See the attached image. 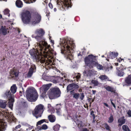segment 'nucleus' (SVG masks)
<instances>
[{"mask_svg":"<svg viewBox=\"0 0 131 131\" xmlns=\"http://www.w3.org/2000/svg\"><path fill=\"white\" fill-rule=\"evenodd\" d=\"M43 120H44V122H45L47 123H49L47 119H44Z\"/></svg>","mask_w":131,"mask_h":131,"instance_id":"nucleus-54","label":"nucleus"},{"mask_svg":"<svg viewBox=\"0 0 131 131\" xmlns=\"http://www.w3.org/2000/svg\"><path fill=\"white\" fill-rule=\"evenodd\" d=\"M50 13L49 12L48 13H47L46 15L47 17H48L49 16Z\"/></svg>","mask_w":131,"mask_h":131,"instance_id":"nucleus-61","label":"nucleus"},{"mask_svg":"<svg viewBox=\"0 0 131 131\" xmlns=\"http://www.w3.org/2000/svg\"><path fill=\"white\" fill-rule=\"evenodd\" d=\"M71 0H61V3L60 5V9L62 11L66 10L71 7L72 4Z\"/></svg>","mask_w":131,"mask_h":131,"instance_id":"nucleus-9","label":"nucleus"},{"mask_svg":"<svg viewBox=\"0 0 131 131\" xmlns=\"http://www.w3.org/2000/svg\"><path fill=\"white\" fill-rule=\"evenodd\" d=\"M104 88L108 91L113 93L115 94H117V93L116 92V90L113 88L112 87L107 86H104Z\"/></svg>","mask_w":131,"mask_h":131,"instance_id":"nucleus-21","label":"nucleus"},{"mask_svg":"<svg viewBox=\"0 0 131 131\" xmlns=\"http://www.w3.org/2000/svg\"><path fill=\"white\" fill-rule=\"evenodd\" d=\"M21 104L24 107H28L27 103L25 101H21Z\"/></svg>","mask_w":131,"mask_h":131,"instance_id":"nucleus-40","label":"nucleus"},{"mask_svg":"<svg viewBox=\"0 0 131 131\" xmlns=\"http://www.w3.org/2000/svg\"><path fill=\"white\" fill-rule=\"evenodd\" d=\"M7 104V102L6 100H0V107L4 108H5Z\"/></svg>","mask_w":131,"mask_h":131,"instance_id":"nucleus-24","label":"nucleus"},{"mask_svg":"<svg viewBox=\"0 0 131 131\" xmlns=\"http://www.w3.org/2000/svg\"><path fill=\"white\" fill-rule=\"evenodd\" d=\"M37 128L40 130H42V129H41V126H38V127Z\"/></svg>","mask_w":131,"mask_h":131,"instance_id":"nucleus-59","label":"nucleus"},{"mask_svg":"<svg viewBox=\"0 0 131 131\" xmlns=\"http://www.w3.org/2000/svg\"><path fill=\"white\" fill-rule=\"evenodd\" d=\"M90 84L91 85H93L94 86H96L99 85V83L97 80H92L91 81Z\"/></svg>","mask_w":131,"mask_h":131,"instance_id":"nucleus-31","label":"nucleus"},{"mask_svg":"<svg viewBox=\"0 0 131 131\" xmlns=\"http://www.w3.org/2000/svg\"><path fill=\"white\" fill-rule=\"evenodd\" d=\"M47 125L45 124L41 126V129L43 130H46L48 128Z\"/></svg>","mask_w":131,"mask_h":131,"instance_id":"nucleus-41","label":"nucleus"},{"mask_svg":"<svg viewBox=\"0 0 131 131\" xmlns=\"http://www.w3.org/2000/svg\"><path fill=\"white\" fill-rule=\"evenodd\" d=\"M90 115L93 116L94 121V119L95 117V115L94 114V112L93 111H92L91 112Z\"/></svg>","mask_w":131,"mask_h":131,"instance_id":"nucleus-42","label":"nucleus"},{"mask_svg":"<svg viewBox=\"0 0 131 131\" xmlns=\"http://www.w3.org/2000/svg\"><path fill=\"white\" fill-rule=\"evenodd\" d=\"M92 99V98H89L88 99V101L89 102L90 104H91V101Z\"/></svg>","mask_w":131,"mask_h":131,"instance_id":"nucleus-52","label":"nucleus"},{"mask_svg":"<svg viewBox=\"0 0 131 131\" xmlns=\"http://www.w3.org/2000/svg\"><path fill=\"white\" fill-rule=\"evenodd\" d=\"M32 12L28 10H24L21 14L22 21L23 23L26 25L29 24L32 18Z\"/></svg>","mask_w":131,"mask_h":131,"instance_id":"nucleus-5","label":"nucleus"},{"mask_svg":"<svg viewBox=\"0 0 131 131\" xmlns=\"http://www.w3.org/2000/svg\"><path fill=\"white\" fill-rule=\"evenodd\" d=\"M36 67L35 65H32L30 68L28 73L26 74L27 77L30 78L32 77L34 72V70L36 69Z\"/></svg>","mask_w":131,"mask_h":131,"instance_id":"nucleus-14","label":"nucleus"},{"mask_svg":"<svg viewBox=\"0 0 131 131\" xmlns=\"http://www.w3.org/2000/svg\"><path fill=\"white\" fill-rule=\"evenodd\" d=\"M38 45L37 48H36V49L33 48L32 49H31L29 51V53L32 57L34 59L36 60L37 61H40L41 63H44L45 60V59L43 58H41V57L42 56L45 58H53V56L54 55L53 53V50L51 49V47L50 48H49V50H47V49L45 51H44L45 52L43 53H42V51H45V47H42V50H41L39 49V44H37ZM46 50V49H45Z\"/></svg>","mask_w":131,"mask_h":131,"instance_id":"nucleus-1","label":"nucleus"},{"mask_svg":"<svg viewBox=\"0 0 131 131\" xmlns=\"http://www.w3.org/2000/svg\"><path fill=\"white\" fill-rule=\"evenodd\" d=\"M114 120V118L113 116L112 115H111L110 117L108 118V122L109 123H112Z\"/></svg>","mask_w":131,"mask_h":131,"instance_id":"nucleus-39","label":"nucleus"},{"mask_svg":"<svg viewBox=\"0 0 131 131\" xmlns=\"http://www.w3.org/2000/svg\"><path fill=\"white\" fill-rule=\"evenodd\" d=\"M83 75L86 77H91L93 74V70H84L83 73Z\"/></svg>","mask_w":131,"mask_h":131,"instance_id":"nucleus-19","label":"nucleus"},{"mask_svg":"<svg viewBox=\"0 0 131 131\" xmlns=\"http://www.w3.org/2000/svg\"><path fill=\"white\" fill-rule=\"evenodd\" d=\"M8 29L6 28L5 26H2L0 28V34L4 36L6 35L7 34Z\"/></svg>","mask_w":131,"mask_h":131,"instance_id":"nucleus-20","label":"nucleus"},{"mask_svg":"<svg viewBox=\"0 0 131 131\" xmlns=\"http://www.w3.org/2000/svg\"><path fill=\"white\" fill-rule=\"evenodd\" d=\"M122 128L123 131H130L129 127L126 125H123L122 126Z\"/></svg>","mask_w":131,"mask_h":131,"instance_id":"nucleus-34","label":"nucleus"},{"mask_svg":"<svg viewBox=\"0 0 131 131\" xmlns=\"http://www.w3.org/2000/svg\"><path fill=\"white\" fill-rule=\"evenodd\" d=\"M122 60H124L123 59H121V58H119L117 59V61L119 62H120L122 61Z\"/></svg>","mask_w":131,"mask_h":131,"instance_id":"nucleus-50","label":"nucleus"},{"mask_svg":"<svg viewBox=\"0 0 131 131\" xmlns=\"http://www.w3.org/2000/svg\"><path fill=\"white\" fill-rule=\"evenodd\" d=\"M48 108L49 109L48 110V111H49L51 113H54V110L53 108L51 106L50 104H48Z\"/></svg>","mask_w":131,"mask_h":131,"instance_id":"nucleus-32","label":"nucleus"},{"mask_svg":"<svg viewBox=\"0 0 131 131\" xmlns=\"http://www.w3.org/2000/svg\"><path fill=\"white\" fill-rule=\"evenodd\" d=\"M118 55V53L117 52H112L110 53L109 58L113 59L116 57Z\"/></svg>","mask_w":131,"mask_h":131,"instance_id":"nucleus-29","label":"nucleus"},{"mask_svg":"<svg viewBox=\"0 0 131 131\" xmlns=\"http://www.w3.org/2000/svg\"><path fill=\"white\" fill-rule=\"evenodd\" d=\"M81 52H80L79 53H78V56H82V55L81 54Z\"/></svg>","mask_w":131,"mask_h":131,"instance_id":"nucleus-60","label":"nucleus"},{"mask_svg":"<svg viewBox=\"0 0 131 131\" xmlns=\"http://www.w3.org/2000/svg\"><path fill=\"white\" fill-rule=\"evenodd\" d=\"M116 74L117 76L121 77H123L124 75V71L126 69V68L121 64L119 67H116Z\"/></svg>","mask_w":131,"mask_h":131,"instance_id":"nucleus-11","label":"nucleus"},{"mask_svg":"<svg viewBox=\"0 0 131 131\" xmlns=\"http://www.w3.org/2000/svg\"><path fill=\"white\" fill-rule=\"evenodd\" d=\"M76 124L79 128H81L83 127L82 122L81 121L78 120L77 121Z\"/></svg>","mask_w":131,"mask_h":131,"instance_id":"nucleus-36","label":"nucleus"},{"mask_svg":"<svg viewBox=\"0 0 131 131\" xmlns=\"http://www.w3.org/2000/svg\"><path fill=\"white\" fill-rule=\"evenodd\" d=\"M99 78L102 81H110L111 80H109V78L108 77L105 75H101L99 77Z\"/></svg>","mask_w":131,"mask_h":131,"instance_id":"nucleus-23","label":"nucleus"},{"mask_svg":"<svg viewBox=\"0 0 131 131\" xmlns=\"http://www.w3.org/2000/svg\"><path fill=\"white\" fill-rule=\"evenodd\" d=\"M17 88L15 84H13L10 88V90L12 93L13 94L15 93L16 91Z\"/></svg>","mask_w":131,"mask_h":131,"instance_id":"nucleus-30","label":"nucleus"},{"mask_svg":"<svg viewBox=\"0 0 131 131\" xmlns=\"http://www.w3.org/2000/svg\"><path fill=\"white\" fill-rule=\"evenodd\" d=\"M105 127L106 129L108 131H111V128L106 123H105L104 124Z\"/></svg>","mask_w":131,"mask_h":131,"instance_id":"nucleus-38","label":"nucleus"},{"mask_svg":"<svg viewBox=\"0 0 131 131\" xmlns=\"http://www.w3.org/2000/svg\"><path fill=\"white\" fill-rule=\"evenodd\" d=\"M19 73V71L14 69H12L10 72V75L12 78H13L14 77H17Z\"/></svg>","mask_w":131,"mask_h":131,"instance_id":"nucleus-17","label":"nucleus"},{"mask_svg":"<svg viewBox=\"0 0 131 131\" xmlns=\"http://www.w3.org/2000/svg\"><path fill=\"white\" fill-rule=\"evenodd\" d=\"M79 88V86L76 84L72 83L68 85L67 88V90L68 91L75 89H78Z\"/></svg>","mask_w":131,"mask_h":131,"instance_id":"nucleus-12","label":"nucleus"},{"mask_svg":"<svg viewBox=\"0 0 131 131\" xmlns=\"http://www.w3.org/2000/svg\"><path fill=\"white\" fill-rule=\"evenodd\" d=\"M43 108L44 106L41 104H39L36 107L32 113L37 118L41 117L44 111Z\"/></svg>","mask_w":131,"mask_h":131,"instance_id":"nucleus-8","label":"nucleus"},{"mask_svg":"<svg viewBox=\"0 0 131 131\" xmlns=\"http://www.w3.org/2000/svg\"><path fill=\"white\" fill-rule=\"evenodd\" d=\"M26 95L28 100L30 102H35L37 99L38 94L36 90L30 89H27Z\"/></svg>","mask_w":131,"mask_h":131,"instance_id":"nucleus-6","label":"nucleus"},{"mask_svg":"<svg viewBox=\"0 0 131 131\" xmlns=\"http://www.w3.org/2000/svg\"><path fill=\"white\" fill-rule=\"evenodd\" d=\"M21 127V125H20L19 124L18 125L16 126L15 128H13V130L14 131H16V129H18L20 128Z\"/></svg>","mask_w":131,"mask_h":131,"instance_id":"nucleus-45","label":"nucleus"},{"mask_svg":"<svg viewBox=\"0 0 131 131\" xmlns=\"http://www.w3.org/2000/svg\"><path fill=\"white\" fill-rule=\"evenodd\" d=\"M5 12H6V13H8V10L7 9H5Z\"/></svg>","mask_w":131,"mask_h":131,"instance_id":"nucleus-58","label":"nucleus"},{"mask_svg":"<svg viewBox=\"0 0 131 131\" xmlns=\"http://www.w3.org/2000/svg\"><path fill=\"white\" fill-rule=\"evenodd\" d=\"M60 125L58 124H57L56 125L54 126L53 130L55 131H58L59 130Z\"/></svg>","mask_w":131,"mask_h":131,"instance_id":"nucleus-37","label":"nucleus"},{"mask_svg":"<svg viewBox=\"0 0 131 131\" xmlns=\"http://www.w3.org/2000/svg\"><path fill=\"white\" fill-rule=\"evenodd\" d=\"M123 124H122V123H120L119 124L118 126H121Z\"/></svg>","mask_w":131,"mask_h":131,"instance_id":"nucleus-62","label":"nucleus"},{"mask_svg":"<svg viewBox=\"0 0 131 131\" xmlns=\"http://www.w3.org/2000/svg\"><path fill=\"white\" fill-rule=\"evenodd\" d=\"M9 101L8 102L9 107L11 109L13 108V103L14 102V98H11L9 99Z\"/></svg>","mask_w":131,"mask_h":131,"instance_id":"nucleus-25","label":"nucleus"},{"mask_svg":"<svg viewBox=\"0 0 131 131\" xmlns=\"http://www.w3.org/2000/svg\"><path fill=\"white\" fill-rule=\"evenodd\" d=\"M115 65L116 66H118V63H115Z\"/></svg>","mask_w":131,"mask_h":131,"instance_id":"nucleus-63","label":"nucleus"},{"mask_svg":"<svg viewBox=\"0 0 131 131\" xmlns=\"http://www.w3.org/2000/svg\"><path fill=\"white\" fill-rule=\"evenodd\" d=\"M127 114L128 115V116L129 117H131V111L130 110H129L127 112Z\"/></svg>","mask_w":131,"mask_h":131,"instance_id":"nucleus-47","label":"nucleus"},{"mask_svg":"<svg viewBox=\"0 0 131 131\" xmlns=\"http://www.w3.org/2000/svg\"><path fill=\"white\" fill-rule=\"evenodd\" d=\"M103 104L106 106L107 107H108V104H107L106 103H103Z\"/></svg>","mask_w":131,"mask_h":131,"instance_id":"nucleus-57","label":"nucleus"},{"mask_svg":"<svg viewBox=\"0 0 131 131\" xmlns=\"http://www.w3.org/2000/svg\"><path fill=\"white\" fill-rule=\"evenodd\" d=\"M5 95L6 96L10 99L11 98H14L12 92H10L9 90H8L6 91L5 93Z\"/></svg>","mask_w":131,"mask_h":131,"instance_id":"nucleus-28","label":"nucleus"},{"mask_svg":"<svg viewBox=\"0 0 131 131\" xmlns=\"http://www.w3.org/2000/svg\"><path fill=\"white\" fill-rule=\"evenodd\" d=\"M124 117L123 116L121 118L119 119L118 120V122L119 123H121L122 124H124L125 123L126 119H124Z\"/></svg>","mask_w":131,"mask_h":131,"instance_id":"nucleus-33","label":"nucleus"},{"mask_svg":"<svg viewBox=\"0 0 131 131\" xmlns=\"http://www.w3.org/2000/svg\"><path fill=\"white\" fill-rule=\"evenodd\" d=\"M48 119L49 121L51 123L54 122L56 120V118L54 115L51 114L48 116Z\"/></svg>","mask_w":131,"mask_h":131,"instance_id":"nucleus-26","label":"nucleus"},{"mask_svg":"<svg viewBox=\"0 0 131 131\" xmlns=\"http://www.w3.org/2000/svg\"><path fill=\"white\" fill-rule=\"evenodd\" d=\"M60 107L61 106L58 104L56 105V112L58 114H60Z\"/></svg>","mask_w":131,"mask_h":131,"instance_id":"nucleus-35","label":"nucleus"},{"mask_svg":"<svg viewBox=\"0 0 131 131\" xmlns=\"http://www.w3.org/2000/svg\"><path fill=\"white\" fill-rule=\"evenodd\" d=\"M49 7L51 9H52L53 8V6L52 4L51 3H49L48 4Z\"/></svg>","mask_w":131,"mask_h":131,"instance_id":"nucleus-49","label":"nucleus"},{"mask_svg":"<svg viewBox=\"0 0 131 131\" xmlns=\"http://www.w3.org/2000/svg\"><path fill=\"white\" fill-rule=\"evenodd\" d=\"M125 84H123V86H129L131 85V74L126 77L124 80Z\"/></svg>","mask_w":131,"mask_h":131,"instance_id":"nucleus-15","label":"nucleus"},{"mask_svg":"<svg viewBox=\"0 0 131 131\" xmlns=\"http://www.w3.org/2000/svg\"><path fill=\"white\" fill-rule=\"evenodd\" d=\"M96 56L91 54L89 55L86 57L84 59L85 63L86 66L91 69L96 67L98 69L103 70L104 67L102 65L99 63L96 62Z\"/></svg>","mask_w":131,"mask_h":131,"instance_id":"nucleus-4","label":"nucleus"},{"mask_svg":"<svg viewBox=\"0 0 131 131\" xmlns=\"http://www.w3.org/2000/svg\"><path fill=\"white\" fill-rule=\"evenodd\" d=\"M81 78V74L79 73H78L77 75L76 76V78L77 79H79Z\"/></svg>","mask_w":131,"mask_h":131,"instance_id":"nucleus-46","label":"nucleus"},{"mask_svg":"<svg viewBox=\"0 0 131 131\" xmlns=\"http://www.w3.org/2000/svg\"><path fill=\"white\" fill-rule=\"evenodd\" d=\"M15 5L18 8L22 7L23 5V2L20 0H17L15 2Z\"/></svg>","mask_w":131,"mask_h":131,"instance_id":"nucleus-27","label":"nucleus"},{"mask_svg":"<svg viewBox=\"0 0 131 131\" xmlns=\"http://www.w3.org/2000/svg\"><path fill=\"white\" fill-rule=\"evenodd\" d=\"M45 34L44 30L42 28H39L37 29L35 32V35H32L31 36L32 38H35L39 42L38 43V45L39 44V49L42 50V47H45V51H42V53H44V51L46 50L45 49L49 50V49L50 48V45H48L47 43L46 42L44 39L43 36Z\"/></svg>","mask_w":131,"mask_h":131,"instance_id":"nucleus-2","label":"nucleus"},{"mask_svg":"<svg viewBox=\"0 0 131 131\" xmlns=\"http://www.w3.org/2000/svg\"><path fill=\"white\" fill-rule=\"evenodd\" d=\"M28 1H29L31 3L35 2L36 0H28Z\"/></svg>","mask_w":131,"mask_h":131,"instance_id":"nucleus-55","label":"nucleus"},{"mask_svg":"<svg viewBox=\"0 0 131 131\" xmlns=\"http://www.w3.org/2000/svg\"><path fill=\"white\" fill-rule=\"evenodd\" d=\"M6 123L0 119V131H5L6 129Z\"/></svg>","mask_w":131,"mask_h":131,"instance_id":"nucleus-22","label":"nucleus"},{"mask_svg":"<svg viewBox=\"0 0 131 131\" xmlns=\"http://www.w3.org/2000/svg\"><path fill=\"white\" fill-rule=\"evenodd\" d=\"M74 45L73 41L68 39L63 40L61 42L62 47L61 50V53L64 54L67 58L71 59L73 57L71 51L74 48Z\"/></svg>","mask_w":131,"mask_h":131,"instance_id":"nucleus-3","label":"nucleus"},{"mask_svg":"<svg viewBox=\"0 0 131 131\" xmlns=\"http://www.w3.org/2000/svg\"><path fill=\"white\" fill-rule=\"evenodd\" d=\"M84 97V94L83 93H80V99L81 100H83Z\"/></svg>","mask_w":131,"mask_h":131,"instance_id":"nucleus-43","label":"nucleus"},{"mask_svg":"<svg viewBox=\"0 0 131 131\" xmlns=\"http://www.w3.org/2000/svg\"><path fill=\"white\" fill-rule=\"evenodd\" d=\"M70 95L72 96L73 98L77 100L78 99L80 96V94L78 93H76L75 92L74 90H71L70 92Z\"/></svg>","mask_w":131,"mask_h":131,"instance_id":"nucleus-18","label":"nucleus"},{"mask_svg":"<svg viewBox=\"0 0 131 131\" xmlns=\"http://www.w3.org/2000/svg\"><path fill=\"white\" fill-rule=\"evenodd\" d=\"M82 131H89L88 129H87L86 128H84Z\"/></svg>","mask_w":131,"mask_h":131,"instance_id":"nucleus-56","label":"nucleus"},{"mask_svg":"<svg viewBox=\"0 0 131 131\" xmlns=\"http://www.w3.org/2000/svg\"><path fill=\"white\" fill-rule=\"evenodd\" d=\"M49 97L50 99H56L60 96L61 91L57 87H53L49 91Z\"/></svg>","mask_w":131,"mask_h":131,"instance_id":"nucleus-7","label":"nucleus"},{"mask_svg":"<svg viewBox=\"0 0 131 131\" xmlns=\"http://www.w3.org/2000/svg\"><path fill=\"white\" fill-rule=\"evenodd\" d=\"M67 80V79H65L63 80V77H61L59 76H57L53 80V83H56L58 82L63 83L64 84H65V82L64 81Z\"/></svg>","mask_w":131,"mask_h":131,"instance_id":"nucleus-13","label":"nucleus"},{"mask_svg":"<svg viewBox=\"0 0 131 131\" xmlns=\"http://www.w3.org/2000/svg\"><path fill=\"white\" fill-rule=\"evenodd\" d=\"M67 80H65L64 81V82H65V84H66V81H67L68 82H71V80H70V79H68V80H67Z\"/></svg>","mask_w":131,"mask_h":131,"instance_id":"nucleus-51","label":"nucleus"},{"mask_svg":"<svg viewBox=\"0 0 131 131\" xmlns=\"http://www.w3.org/2000/svg\"><path fill=\"white\" fill-rule=\"evenodd\" d=\"M44 120H43V119H42L41 120L39 121H38L37 123V125H40L42 123H43L44 122Z\"/></svg>","mask_w":131,"mask_h":131,"instance_id":"nucleus-44","label":"nucleus"},{"mask_svg":"<svg viewBox=\"0 0 131 131\" xmlns=\"http://www.w3.org/2000/svg\"><path fill=\"white\" fill-rule=\"evenodd\" d=\"M92 94H95L96 93V91L95 90H92Z\"/></svg>","mask_w":131,"mask_h":131,"instance_id":"nucleus-53","label":"nucleus"},{"mask_svg":"<svg viewBox=\"0 0 131 131\" xmlns=\"http://www.w3.org/2000/svg\"><path fill=\"white\" fill-rule=\"evenodd\" d=\"M110 101H111V104L113 105L114 107L115 108H116V106H115V104L113 102H112L113 100L112 99H110Z\"/></svg>","mask_w":131,"mask_h":131,"instance_id":"nucleus-48","label":"nucleus"},{"mask_svg":"<svg viewBox=\"0 0 131 131\" xmlns=\"http://www.w3.org/2000/svg\"><path fill=\"white\" fill-rule=\"evenodd\" d=\"M54 12H56L57 11V9L56 8H54Z\"/></svg>","mask_w":131,"mask_h":131,"instance_id":"nucleus-64","label":"nucleus"},{"mask_svg":"<svg viewBox=\"0 0 131 131\" xmlns=\"http://www.w3.org/2000/svg\"><path fill=\"white\" fill-rule=\"evenodd\" d=\"M49 84H46L43 85L41 88V91L42 92V96L43 97H44L46 92L49 88Z\"/></svg>","mask_w":131,"mask_h":131,"instance_id":"nucleus-16","label":"nucleus"},{"mask_svg":"<svg viewBox=\"0 0 131 131\" xmlns=\"http://www.w3.org/2000/svg\"><path fill=\"white\" fill-rule=\"evenodd\" d=\"M34 14V18L31 23L32 25H35L40 22L41 20V15L37 12H35Z\"/></svg>","mask_w":131,"mask_h":131,"instance_id":"nucleus-10","label":"nucleus"}]
</instances>
